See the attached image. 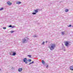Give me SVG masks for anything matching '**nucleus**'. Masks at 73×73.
<instances>
[{
  "mask_svg": "<svg viewBox=\"0 0 73 73\" xmlns=\"http://www.w3.org/2000/svg\"><path fill=\"white\" fill-rule=\"evenodd\" d=\"M14 31H11V33H13V32H14Z\"/></svg>",
  "mask_w": 73,
  "mask_h": 73,
  "instance_id": "412c9836",
  "label": "nucleus"
},
{
  "mask_svg": "<svg viewBox=\"0 0 73 73\" xmlns=\"http://www.w3.org/2000/svg\"><path fill=\"white\" fill-rule=\"evenodd\" d=\"M33 62H32L31 63V64H33Z\"/></svg>",
  "mask_w": 73,
  "mask_h": 73,
  "instance_id": "b1692460",
  "label": "nucleus"
},
{
  "mask_svg": "<svg viewBox=\"0 0 73 73\" xmlns=\"http://www.w3.org/2000/svg\"><path fill=\"white\" fill-rule=\"evenodd\" d=\"M48 42V41H46V42Z\"/></svg>",
  "mask_w": 73,
  "mask_h": 73,
  "instance_id": "a878e982",
  "label": "nucleus"
},
{
  "mask_svg": "<svg viewBox=\"0 0 73 73\" xmlns=\"http://www.w3.org/2000/svg\"><path fill=\"white\" fill-rule=\"evenodd\" d=\"M44 43H45V42H43L42 44V45H44Z\"/></svg>",
  "mask_w": 73,
  "mask_h": 73,
  "instance_id": "f3484780",
  "label": "nucleus"
},
{
  "mask_svg": "<svg viewBox=\"0 0 73 73\" xmlns=\"http://www.w3.org/2000/svg\"><path fill=\"white\" fill-rule=\"evenodd\" d=\"M72 26L71 25H69V26H68V27H70Z\"/></svg>",
  "mask_w": 73,
  "mask_h": 73,
  "instance_id": "aec40b11",
  "label": "nucleus"
},
{
  "mask_svg": "<svg viewBox=\"0 0 73 73\" xmlns=\"http://www.w3.org/2000/svg\"><path fill=\"white\" fill-rule=\"evenodd\" d=\"M13 56H15L16 55V52H13L12 54Z\"/></svg>",
  "mask_w": 73,
  "mask_h": 73,
  "instance_id": "9d476101",
  "label": "nucleus"
},
{
  "mask_svg": "<svg viewBox=\"0 0 73 73\" xmlns=\"http://www.w3.org/2000/svg\"><path fill=\"white\" fill-rule=\"evenodd\" d=\"M65 45L66 46L69 45V42H68L66 41L65 43Z\"/></svg>",
  "mask_w": 73,
  "mask_h": 73,
  "instance_id": "7ed1b4c3",
  "label": "nucleus"
},
{
  "mask_svg": "<svg viewBox=\"0 0 73 73\" xmlns=\"http://www.w3.org/2000/svg\"><path fill=\"white\" fill-rule=\"evenodd\" d=\"M28 57H31V55H28Z\"/></svg>",
  "mask_w": 73,
  "mask_h": 73,
  "instance_id": "dca6fc26",
  "label": "nucleus"
},
{
  "mask_svg": "<svg viewBox=\"0 0 73 73\" xmlns=\"http://www.w3.org/2000/svg\"><path fill=\"white\" fill-rule=\"evenodd\" d=\"M62 34L63 35H64L65 34V31H64V32H62Z\"/></svg>",
  "mask_w": 73,
  "mask_h": 73,
  "instance_id": "f8f14e48",
  "label": "nucleus"
},
{
  "mask_svg": "<svg viewBox=\"0 0 73 73\" xmlns=\"http://www.w3.org/2000/svg\"><path fill=\"white\" fill-rule=\"evenodd\" d=\"M38 11V9H36L35 10V13H37Z\"/></svg>",
  "mask_w": 73,
  "mask_h": 73,
  "instance_id": "6e6552de",
  "label": "nucleus"
},
{
  "mask_svg": "<svg viewBox=\"0 0 73 73\" xmlns=\"http://www.w3.org/2000/svg\"><path fill=\"white\" fill-rule=\"evenodd\" d=\"M26 41V39H25L24 40H23V43H24V42H25Z\"/></svg>",
  "mask_w": 73,
  "mask_h": 73,
  "instance_id": "4468645a",
  "label": "nucleus"
},
{
  "mask_svg": "<svg viewBox=\"0 0 73 73\" xmlns=\"http://www.w3.org/2000/svg\"><path fill=\"white\" fill-rule=\"evenodd\" d=\"M31 61H32V60H31V59H29V62H31Z\"/></svg>",
  "mask_w": 73,
  "mask_h": 73,
  "instance_id": "a211bd4d",
  "label": "nucleus"
},
{
  "mask_svg": "<svg viewBox=\"0 0 73 73\" xmlns=\"http://www.w3.org/2000/svg\"><path fill=\"white\" fill-rule=\"evenodd\" d=\"M9 27H12V26L11 25H10L9 26Z\"/></svg>",
  "mask_w": 73,
  "mask_h": 73,
  "instance_id": "5701e85b",
  "label": "nucleus"
},
{
  "mask_svg": "<svg viewBox=\"0 0 73 73\" xmlns=\"http://www.w3.org/2000/svg\"><path fill=\"white\" fill-rule=\"evenodd\" d=\"M3 28L4 29H6V27H3Z\"/></svg>",
  "mask_w": 73,
  "mask_h": 73,
  "instance_id": "6ab92c4d",
  "label": "nucleus"
},
{
  "mask_svg": "<svg viewBox=\"0 0 73 73\" xmlns=\"http://www.w3.org/2000/svg\"><path fill=\"white\" fill-rule=\"evenodd\" d=\"M32 64V63L31 62L29 64V65H30V64Z\"/></svg>",
  "mask_w": 73,
  "mask_h": 73,
  "instance_id": "393cba45",
  "label": "nucleus"
},
{
  "mask_svg": "<svg viewBox=\"0 0 73 73\" xmlns=\"http://www.w3.org/2000/svg\"><path fill=\"white\" fill-rule=\"evenodd\" d=\"M7 3L9 5H12V3L10 2V1H9L7 2Z\"/></svg>",
  "mask_w": 73,
  "mask_h": 73,
  "instance_id": "20e7f679",
  "label": "nucleus"
},
{
  "mask_svg": "<svg viewBox=\"0 0 73 73\" xmlns=\"http://www.w3.org/2000/svg\"><path fill=\"white\" fill-rule=\"evenodd\" d=\"M23 61L24 62H25V64H27L28 63V62H27V58H25L23 59Z\"/></svg>",
  "mask_w": 73,
  "mask_h": 73,
  "instance_id": "f03ea898",
  "label": "nucleus"
},
{
  "mask_svg": "<svg viewBox=\"0 0 73 73\" xmlns=\"http://www.w3.org/2000/svg\"><path fill=\"white\" fill-rule=\"evenodd\" d=\"M48 65H47L46 66V68H48Z\"/></svg>",
  "mask_w": 73,
  "mask_h": 73,
  "instance_id": "4be33fe9",
  "label": "nucleus"
},
{
  "mask_svg": "<svg viewBox=\"0 0 73 73\" xmlns=\"http://www.w3.org/2000/svg\"><path fill=\"white\" fill-rule=\"evenodd\" d=\"M42 64H45V62L43 60H42Z\"/></svg>",
  "mask_w": 73,
  "mask_h": 73,
  "instance_id": "1a4fd4ad",
  "label": "nucleus"
},
{
  "mask_svg": "<svg viewBox=\"0 0 73 73\" xmlns=\"http://www.w3.org/2000/svg\"><path fill=\"white\" fill-rule=\"evenodd\" d=\"M68 11H69V9H66L65 11L66 12H68Z\"/></svg>",
  "mask_w": 73,
  "mask_h": 73,
  "instance_id": "9b49d317",
  "label": "nucleus"
},
{
  "mask_svg": "<svg viewBox=\"0 0 73 73\" xmlns=\"http://www.w3.org/2000/svg\"><path fill=\"white\" fill-rule=\"evenodd\" d=\"M48 47L51 50H53L56 47V44H55L51 43L50 44V46H49Z\"/></svg>",
  "mask_w": 73,
  "mask_h": 73,
  "instance_id": "f257e3e1",
  "label": "nucleus"
},
{
  "mask_svg": "<svg viewBox=\"0 0 73 73\" xmlns=\"http://www.w3.org/2000/svg\"><path fill=\"white\" fill-rule=\"evenodd\" d=\"M32 14L33 15H36V12L33 13H32Z\"/></svg>",
  "mask_w": 73,
  "mask_h": 73,
  "instance_id": "2eb2a0df",
  "label": "nucleus"
},
{
  "mask_svg": "<svg viewBox=\"0 0 73 73\" xmlns=\"http://www.w3.org/2000/svg\"><path fill=\"white\" fill-rule=\"evenodd\" d=\"M16 4H21V2H17L16 3Z\"/></svg>",
  "mask_w": 73,
  "mask_h": 73,
  "instance_id": "0eeeda50",
  "label": "nucleus"
},
{
  "mask_svg": "<svg viewBox=\"0 0 73 73\" xmlns=\"http://www.w3.org/2000/svg\"><path fill=\"white\" fill-rule=\"evenodd\" d=\"M70 69L71 70H73V66H71L70 67Z\"/></svg>",
  "mask_w": 73,
  "mask_h": 73,
  "instance_id": "39448f33",
  "label": "nucleus"
},
{
  "mask_svg": "<svg viewBox=\"0 0 73 73\" xmlns=\"http://www.w3.org/2000/svg\"><path fill=\"white\" fill-rule=\"evenodd\" d=\"M4 9V8L2 7L0 8V11H2V10H3Z\"/></svg>",
  "mask_w": 73,
  "mask_h": 73,
  "instance_id": "ddd939ff",
  "label": "nucleus"
},
{
  "mask_svg": "<svg viewBox=\"0 0 73 73\" xmlns=\"http://www.w3.org/2000/svg\"><path fill=\"white\" fill-rule=\"evenodd\" d=\"M23 70V68H19L18 69V71L19 72H20L22 71Z\"/></svg>",
  "mask_w": 73,
  "mask_h": 73,
  "instance_id": "423d86ee",
  "label": "nucleus"
}]
</instances>
